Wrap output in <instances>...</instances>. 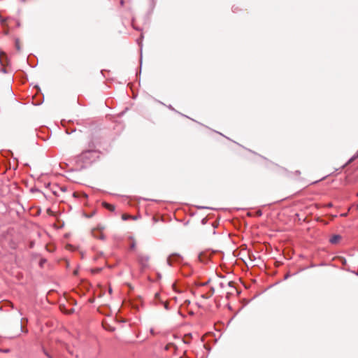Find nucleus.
I'll list each match as a JSON object with an SVG mask.
<instances>
[{
  "label": "nucleus",
  "mask_w": 358,
  "mask_h": 358,
  "mask_svg": "<svg viewBox=\"0 0 358 358\" xmlns=\"http://www.w3.org/2000/svg\"><path fill=\"white\" fill-rule=\"evenodd\" d=\"M0 64L1 65L0 71L4 73H8L9 71V69H8L9 66V60L5 52H0Z\"/></svg>",
  "instance_id": "1"
},
{
  "label": "nucleus",
  "mask_w": 358,
  "mask_h": 358,
  "mask_svg": "<svg viewBox=\"0 0 358 358\" xmlns=\"http://www.w3.org/2000/svg\"><path fill=\"white\" fill-rule=\"evenodd\" d=\"M92 151L90 150H84L81 154L76 157V162H85L92 157Z\"/></svg>",
  "instance_id": "2"
},
{
  "label": "nucleus",
  "mask_w": 358,
  "mask_h": 358,
  "mask_svg": "<svg viewBox=\"0 0 358 358\" xmlns=\"http://www.w3.org/2000/svg\"><path fill=\"white\" fill-rule=\"evenodd\" d=\"M92 236L94 238L104 239V235L102 231L99 229H94L92 231Z\"/></svg>",
  "instance_id": "3"
},
{
  "label": "nucleus",
  "mask_w": 358,
  "mask_h": 358,
  "mask_svg": "<svg viewBox=\"0 0 358 358\" xmlns=\"http://www.w3.org/2000/svg\"><path fill=\"white\" fill-rule=\"evenodd\" d=\"M138 261L141 264H145L146 262H148L149 260V257L145 255H143V254H141L138 255Z\"/></svg>",
  "instance_id": "4"
},
{
  "label": "nucleus",
  "mask_w": 358,
  "mask_h": 358,
  "mask_svg": "<svg viewBox=\"0 0 358 358\" xmlns=\"http://www.w3.org/2000/svg\"><path fill=\"white\" fill-rule=\"evenodd\" d=\"M341 239V236H339V235H334L330 238V242L332 244H336V243H338L340 241Z\"/></svg>",
  "instance_id": "5"
},
{
  "label": "nucleus",
  "mask_w": 358,
  "mask_h": 358,
  "mask_svg": "<svg viewBox=\"0 0 358 358\" xmlns=\"http://www.w3.org/2000/svg\"><path fill=\"white\" fill-rule=\"evenodd\" d=\"M102 204L106 208L108 209L109 210H110V211L115 210V206L113 205L108 203L106 202H103Z\"/></svg>",
  "instance_id": "6"
},
{
  "label": "nucleus",
  "mask_w": 358,
  "mask_h": 358,
  "mask_svg": "<svg viewBox=\"0 0 358 358\" xmlns=\"http://www.w3.org/2000/svg\"><path fill=\"white\" fill-rule=\"evenodd\" d=\"M15 48L18 51L21 50L20 42L19 39L15 40Z\"/></svg>",
  "instance_id": "7"
},
{
  "label": "nucleus",
  "mask_w": 358,
  "mask_h": 358,
  "mask_svg": "<svg viewBox=\"0 0 358 358\" xmlns=\"http://www.w3.org/2000/svg\"><path fill=\"white\" fill-rule=\"evenodd\" d=\"M130 217H131V215L128 214H122V219L123 220H127L128 219H130Z\"/></svg>",
  "instance_id": "8"
},
{
  "label": "nucleus",
  "mask_w": 358,
  "mask_h": 358,
  "mask_svg": "<svg viewBox=\"0 0 358 358\" xmlns=\"http://www.w3.org/2000/svg\"><path fill=\"white\" fill-rule=\"evenodd\" d=\"M101 271V268H96L91 270L92 273H98Z\"/></svg>",
  "instance_id": "9"
},
{
  "label": "nucleus",
  "mask_w": 358,
  "mask_h": 358,
  "mask_svg": "<svg viewBox=\"0 0 358 358\" xmlns=\"http://www.w3.org/2000/svg\"><path fill=\"white\" fill-rule=\"evenodd\" d=\"M136 247V242L133 240L131 243V245H130V248L131 250H134Z\"/></svg>",
  "instance_id": "10"
},
{
  "label": "nucleus",
  "mask_w": 358,
  "mask_h": 358,
  "mask_svg": "<svg viewBox=\"0 0 358 358\" xmlns=\"http://www.w3.org/2000/svg\"><path fill=\"white\" fill-rule=\"evenodd\" d=\"M210 282V280L206 282H203V283H201L199 284L200 286H205L206 285L208 282Z\"/></svg>",
  "instance_id": "11"
},
{
  "label": "nucleus",
  "mask_w": 358,
  "mask_h": 358,
  "mask_svg": "<svg viewBox=\"0 0 358 358\" xmlns=\"http://www.w3.org/2000/svg\"><path fill=\"white\" fill-rule=\"evenodd\" d=\"M80 196V194L78 192H74L73 193V196L74 197H78Z\"/></svg>",
  "instance_id": "12"
},
{
  "label": "nucleus",
  "mask_w": 358,
  "mask_h": 358,
  "mask_svg": "<svg viewBox=\"0 0 358 358\" xmlns=\"http://www.w3.org/2000/svg\"><path fill=\"white\" fill-rule=\"evenodd\" d=\"M219 285H220V287H222H222H224V282H219Z\"/></svg>",
  "instance_id": "13"
},
{
  "label": "nucleus",
  "mask_w": 358,
  "mask_h": 358,
  "mask_svg": "<svg viewBox=\"0 0 358 358\" xmlns=\"http://www.w3.org/2000/svg\"><path fill=\"white\" fill-rule=\"evenodd\" d=\"M47 212H48V214H50V215H52V211H51V210H50V209H48V210H47Z\"/></svg>",
  "instance_id": "14"
},
{
  "label": "nucleus",
  "mask_w": 358,
  "mask_h": 358,
  "mask_svg": "<svg viewBox=\"0 0 358 358\" xmlns=\"http://www.w3.org/2000/svg\"><path fill=\"white\" fill-rule=\"evenodd\" d=\"M81 194H82V196H83V197H85V198H87V195L86 194H85V193H82Z\"/></svg>",
  "instance_id": "15"
},
{
  "label": "nucleus",
  "mask_w": 358,
  "mask_h": 358,
  "mask_svg": "<svg viewBox=\"0 0 358 358\" xmlns=\"http://www.w3.org/2000/svg\"><path fill=\"white\" fill-rule=\"evenodd\" d=\"M78 270H75V271H73V274H74L75 275H76L78 274Z\"/></svg>",
  "instance_id": "16"
},
{
  "label": "nucleus",
  "mask_w": 358,
  "mask_h": 358,
  "mask_svg": "<svg viewBox=\"0 0 358 358\" xmlns=\"http://www.w3.org/2000/svg\"><path fill=\"white\" fill-rule=\"evenodd\" d=\"M112 292H113V291H112V289H111L110 287H109L108 292H109L110 294H112Z\"/></svg>",
  "instance_id": "17"
},
{
  "label": "nucleus",
  "mask_w": 358,
  "mask_h": 358,
  "mask_svg": "<svg viewBox=\"0 0 358 358\" xmlns=\"http://www.w3.org/2000/svg\"><path fill=\"white\" fill-rule=\"evenodd\" d=\"M210 290H211V292H212V294H213V293L214 292V291H215V289H214V288H213V287H211Z\"/></svg>",
  "instance_id": "18"
},
{
  "label": "nucleus",
  "mask_w": 358,
  "mask_h": 358,
  "mask_svg": "<svg viewBox=\"0 0 358 358\" xmlns=\"http://www.w3.org/2000/svg\"><path fill=\"white\" fill-rule=\"evenodd\" d=\"M130 219L136 220V217L131 215V217H130Z\"/></svg>",
  "instance_id": "19"
},
{
  "label": "nucleus",
  "mask_w": 358,
  "mask_h": 358,
  "mask_svg": "<svg viewBox=\"0 0 358 358\" xmlns=\"http://www.w3.org/2000/svg\"><path fill=\"white\" fill-rule=\"evenodd\" d=\"M168 306V305H167V303H165V308H168V306Z\"/></svg>",
  "instance_id": "20"
},
{
  "label": "nucleus",
  "mask_w": 358,
  "mask_h": 358,
  "mask_svg": "<svg viewBox=\"0 0 358 358\" xmlns=\"http://www.w3.org/2000/svg\"><path fill=\"white\" fill-rule=\"evenodd\" d=\"M172 257H170L169 259H168V261L170 262L171 261V259Z\"/></svg>",
  "instance_id": "21"
},
{
  "label": "nucleus",
  "mask_w": 358,
  "mask_h": 358,
  "mask_svg": "<svg viewBox=\"0 0 358 358\" xmlns=\"http://www.w3.org/2000/svg\"><path fill=\"white\" fill-rule=\"evenodd\" d=\"M341 215H342V216H345V215H346V214H345V213H343V214H342Z\"/></svg>",
  "instance_id": "22"
},
{
  "label": "nucleus",
  "mask_w": 358,
  "mask_h": 358,
  "mask_svg": "<svg viewBox=\"0 0 358 358\" xmlns=\"http://www.w3.org/2000/svg\"><path fill=\"white\" fill-rule=\"evenodd\" d=\"M158 296H159V294H157H157H155V296H156V297H157Z\"/></svg>",
  "instance_id": "23"
},
{
  "label": "nucleus",
  "mask_w": 358,
  "mask_h": 358,
  "mask_svg": "<svg viewBox=\"0 0 358 358\" xmlns=\"http://www.w3.org/2000/svg\"><path fill=\"white\" fill-rule=\"evenodd\" d=\"M90 302H93L94 301V299H90Z\"/></svg>",
  "instance_id": "24"
},
{
  "label": "nucleus",
  "mask_w": 358,
  "mask_h": 358,
  "mask_svg": "<svg viewBox=\"0 0 358 358\" xmlns=\"http://www.w3.org/2000/svg\"><path fill=\"white\" fill-rule=\"evenodd\" d=\"M202 297L207 298V296H205V295H202Z\"/></svg>",
  "instance_id": "25"
},
{
  "label": "nucleus",
  "mask_w": 358,
  "mask_h": 358,
  "mask_svg": "<svg viewBox=\"0 0 358 358\" xmlns=\"http://www.w3.org/2000/svg\"><path fill=\"white\" fill-rule=\"evenodd\" d=\"M357 208H358V204H357Z\"/></svg>",
  "instance_id": "26"
},
{
  "label": "nucleus",
  "mask_w": 358,
  "mask_h": 358,
  "mask_svg": "<svg viewBox=\"0 0 358 358\" xmlns=\"http://www.w3.org/2000/svg\"><path fill=\"white\" fill-rule=\"evenodd\" d=\"M357 196H358V193H357Z\"/></svg>",
  "instance_id": "27"
}]
</instances>
